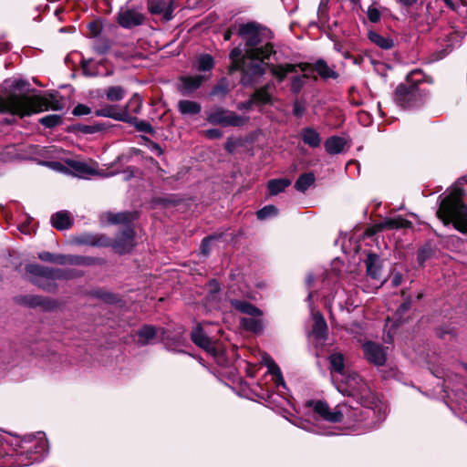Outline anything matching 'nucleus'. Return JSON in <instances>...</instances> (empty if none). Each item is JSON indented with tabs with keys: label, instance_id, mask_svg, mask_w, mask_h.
I'll use <instances>...</instances> for the list:
<instances>
[{
	"label": "nucleus",
	"instance_id": "nucleus-33",
	"mask_svg": "<svg viewBox=\"0 0 467 467\" xmlns=\"http://www.w3.org/2000/svg\"><path fill=\"white\" fill-rule=\"evenodd\" d=\"M291 185V180L287 178L272 179L267 182V190L270 196H275Z\"/></svg>",
	"mask_w": 467,
	"mask_h": 467
},
{
	"label": "nucleus",
	"instance_id": "nucleus-16",
	"mask_svg": "<svg viewBox=\"0 0 467 467\" xmlns=\"http://www.w3.org/2000/svg\"><path fill=\"white\" fill-rule=\"evenodd\" d=\"M145 16L134 9H126L118 13L117 22L124 28H132L144 23Z\"/></svg>",
	"mask_w": 467,
	"mask_h": 467
},
{
	"label": "nucleus",
	"instance_id": "nucleus-59",
	"mask_svg": "<svg viewBox=\"0 0 467 467\" xmlns=\"http://www.w3.org/2000/svg\"><path fill=\"white\" fill-rule=\"evenodd\" d=\"M229 58L231 60H241L244 59V61L248 60V57H245V48L243 49L241 47V45L238 47H234L229 54Z\"/></svg>",
	"mask_w": 467,
	"mask_h": 467
},
{
	"label": "nucleus",
	"instance_id": "nucleus-36",
	"mask_svg": "<svg viewBox=\"0 0 467 467\" xmlns=\"http://www.w3.org/2000/svg\"><path fill=\"white\" fill-rule=\"evenodd\" d=\"M55 281L56 279H46L44 277L35 275H32L30 278V282L34 285L47 293L57 292L58 285Z\"/></svg>",
	"mask_w": 467,
	"mask_h": 467
},
{
	"label": "nucleus",
	"instance_id": "nucleus-1",
	"mask_svg": "<svg viewBox=\"0 0 467 467\" xmlns=\"http://www.w3.org/2000/svg\"><path fill=\"white\" fill-rule=\"evenodd\" d=\"M48 109H63L56 93L49 92L44 96L10 93L5 98L0 97V113L24 118Z\"/></svg>",
	"mask_w": 467,
	"mask_h": 467
},
{
	"label": "nucleus",
	"instance_id": "nucleus-35",
	"mask_svg": "<svg viewBox=\"0 0 467 467\" xmlns=\"http://www.w3.org/2000/svg\"><path fill=\"white\" fill-rule=\"evenodd\" d=\"M316 182L315 174L310 172H304L295 182V189L299 192H306Z\"/></svg>",
	"mask_w": 467,
	"mask_h": 467
},
{
	"label": "nucleus",
	"instance_id": "nucleus-50",
	"mask_svg": "<svg viewBox=\"0 0 467 467\" xmlns=\"http://www.w3.org/2000/svg\"><path fill=\"white\" fill-rule=\"evenodd\" d=\"M223 234H213L205 236L200 245V252L202 255L208 256L212 251V243L215 240L221 239Z\"/></svg>",
	"mask_w": 467,
	"mask_h": 467
},
{
	"label": "nucleus",
	"instance_id": "nucleus-30",
	"mask_svg": "<svg viewBox=\"0 0 467 467\" xmlns=\"http://www.w3.org/2000/svg\"><path fill=\"white\" fill-rule=\"evenodd\" d=\"M138 343L140 346L150 344L157 337V329L151 325H143L138 331Z\"/></svg>",
	"mask_w": 467,
	"mask_h": 467
},
{
	"label": "nucleus",
	"instance_id": "nucleus-41",
	"mask_svg": "<svg viewBox=\"0 0 467 467\" xmlns=\"http://www.w3.org/2000/svg\"><path fill=\"white\" fill-rule=\"evenodd\" d=\"M136 219V213L132 212H122L117 213H111L109 215V222L113 224H126L130 223Z\"/></svg>",
	"mask_w": 467,
	"mask_h": 467
},
{
	"label": "nucleus",
	"instance_id": "nucleus-48",
	"mask_svg": "<svg viewBox=\"0 0 467 467\" xmlns=\"http://www.w3.org/2000/svg\"><path fill=\"white\" fill-rule=\"evenodd\" d=\"M214 67V59L210 54H201L197 60V69L201 72L211 71Z\"/></svg>",
	"mask_w": 467,
	"mask_h": 467
},
{
	"label": "nucleus",
	"instance_id": "nucleus-42",
	"mask_svg": "<svg viewBox=\"0 0 467 467\" xmlns=\"http://www.w3.org/2000/svg\"><path fill=\"white\" fill-rule=\"evenodd\" d=\"M241 325L244 330L259 334L263 331L264 326L261 319L253 318V317H242Z\"/></svg>",
	"mask_w": 467,
	"mask_h": 467
},
{
	"label": "nucleus",
	"instance_id": "nucleus-24",
	"mask_svg": "<svg viewBox=\"0 0 467 467\" xmlns=\"http://www.w3.org/2000/svg\"><path fill=\"white\" fill-rule=\"evenodd\" d=\"M118 108L117 105L108 104L101 109H96L94 114L96 117L110 118L118 121L125 122L128 114L126 111H122V109L118 111Z\"/></svg>",
	"mask_w": 467,
	"mask_h": 467
},
{
	"label": "nucleus",
	"instance_id": "nucleus-13",
	"mask_svg": "<svg viewBox=\"0 0 467 467\" xmlns=\"http://www.w3.org/2000/svg\"><path fill=\"white\" fill-rule=\"evenodd\" d=\"M191 340L199 348L205 350L213 357L218 356L215 342L213 341L203 331L201 324H197L190 335Z\"/></svg>",
	"mask_w": 467,
	"mask_h": 467
},
{
	"label": "nucleus",
	"instance_id": "nucleus-20",
	"mask_svg": "<svg viewBox=\"0 0 467 467\" xmlns=\"http://www.w3.org/2000/svg\"><path fill=\"white\" fill-rule=\"evenodd\" d=\"M206 78L202 75L182 76L180 81L182 86L178 88L183 96H189L201 88Z\"/></svg>",
	"mask_w": 467,
	"mask_h": 467
},
{
	"label": "nucleus",
	"instance_id": "nucleus-37",
	"mask_svg": "<svg viewBox=\"0 0 467 467\" xmlns=\"http://www.w3.org/2000/svg\"><path fill=\"white\" fill-rule=\"evenodd\" d=\"M346 145V140L338 136H332L325 141V149L328 154L340 153Z\"/></svg>",
	"mask_w": 467,
	"mask_h": 467
},
{
	"label": "nucleus",
	"instance_id": "nucleus-53",
	"mask_svg": "<svg viewBox=\"0 0 467 467\" xmlns=\"http://www.w3.org/2000/svg\"><path fill=\"white\" fill-rule=\"evenodd\" d=\"M66 131L70 132V133H74V134H78V133H81V134H94L95 133V131H94V124H92V125H85V124H80V123H77V124H73V125L68 126L66 129Z\"/></svg>",
	"mask_w": 467,
	"mask_h": 467
},
{
	"label": "nucleus",
	"instance_id": "nucleus-3",
	"mask_svg": "<svg viewBox=\"0 0 467 467\" xmlns=\"http://www.w3.org/2000/svg\"><path fill=\"white\" fill-rule=\"evenodd\" d=\"M328 361L330 373L341 375L344 378L342 382L345 383L348 388H337V389L343 395L351 397H354L356 392H358L360 395V405L363 407H369L371 400L368 386L359 374L357 372H349L346 369L344 355L340 352H334L328 356Z\"/></svg>",
	"mask_w": 467,
	"mask_h": 467
},
{
	"label": "nucleus",
	"instance_id": "nucleus-64",
	"mask_svg": "<svg viewBox=\"0 0 467 467\" xmlns=\"http://www.w3.org/2000/svg\"><path fill=\"white\" fill-rule=\"evenodd\" d=\"M209 293L211 296L217 295L221 291V285L216 279L208 282Z\"/></svg>",
	"mask_w": 467,
	"mask_h": 467
},
{
	"label": "nucleus",
	"instance_id": "nucleus-17",
	"mask_svg": "<svg viewBox=\"0 0 467 467\" xmlns=\"http://www.w3.org/2000/svg\"><path fill=\"white\" fill-rule=\"evenodd\" d=\"M75 243L92 247H108L109 236L105 234L83 233L75 238Z\"/></svg>",
	"mask_w": 467,
	"mask_h": 467
},
{
	"label": "nucleus",
	"instance_id": "nucleus-7",
	"mask_svg": "<svg viewBox=\"0 0 467 467\" xmlns=\"http://www.w3.org/2000/svg\"><path fill=\"white\" fill-rule=\"evenodd\" d=\"M14 301L23 306L32 309L39 307L44 312H52L59 308L61 303L54 298L39 295H20L14 297Z\"/></svg>",
	"mask_w": 467,
	"mask_h": 467
},
{
	"label": "nucleus",
	"instance_id": "nucleus-15",
	"mask_svg": "<svg viewBox=\"0 0 467 467\" xmlns=\"http://www.w3.org/2000/svg\"><path fill=\"white\" fill-rule=\"evenodd\" d=\"M275 53L274 45L270 42L252 48H245V57L257 63H266L265 60Z\"/></svg>",
	"mask_w": 467,
	"mask_h": 467
},
{
	"label": "nucleus",
	"instance_id": "nucleus-28",
	"mask_svg": "<svg viewBox=\"0 0 467 467\" xmlns=\"http://www.w3.org/2000/svg\"><path fill=\"white\" fill-rule=\"evenodd\" d=\"M411 227L412 223L400 215L394 218H386L379 225V228H384V230L408 229Z\"/></svg>",
	"mask_w": 467,
	"mask_h": 467
},
{
	"label": "nucleus",
	"instance_id": "nucleus-23",
	"mask_svg": "<svg viewBox=\"0 0 467 467\" xmlns=\"http://www.w3.org/2000/svg\"><path fill=\"white\" fill-rule=\"evenodd\" d=\"M50 223L55 229L64 231L70 229L74 223L67 211H59L51 215Z\"/></svg>",
	"mask_w": 467,
	"mask_h": 467
},
{
	"label": "nucleus",
	"instance_id": "nucleus-54",
	"mask_svg": "<svg viewBox=\"0 0 467 467\" xmlns=\"http://www.w3.org/2000/svg\"><path fill=\"white\" fill-rule=\"evenodd\" d=\"M434 254V250L429 244H425L419 248L417 252V261L420 265H423L424 263L431 259Z\"/></svg>",
	"mask_w": 467,
	"mask_h": 467
},
{
	"label": "nucleus",
	"instance_id": "nucleus-40",
	"mask_svg": "<svg viewBox=\"0 0 467 467\" xmlns=\"http://www.w3.org/2000/svg\"><path fill=\"white\" fill-rule=\"evenodd\" d=\"M67 255L63 254H53L47 251H42L38 253L37 257L39 260L50 264L66 265H67Z\"/></svg>",
	"mask_w": 467,
	"mask_h": 467
},
{
	"label": "nucleus",
	"instance_id": "nucleus-63",
	"mask_svg": "<svg viewBox=\"0 0 467 467\" xmlns=\"http://www.w3.org/2000/svg\"><path fill=\"white\" fill-rule=\"evenodd\" d=\"M446 335L456 337V329L451 327H438L436 329V336L441 339H445Z\"/></svg>",
	"mask_w": 467,
	"mask_h": 467
},
{
	"label": "nucleus",
	"instance_id": "nucleus-18",
	"mask_svg": "<svg viewBox=\"0 0 467 467\" xmlns=\"http://www.w3.org/2000/svg\"><path fill=\"white\" fill-rule=\"evenodd\" d=\"M310 334L318 341H325L327 339V323L323 314L319 311L313 313V325Z\"/></svg>",
	"mask_w": 467,
	"mask_h": 467
},
{
	"label": "nucleus",
	"instance_id": "nucleus-21",
	"mask_svg": "<svg viewBox=\"0 0 467 467\" xmlns=\"http://www.w3.org/2000/svg\"><path fill=\"white\" fill-rule=\"evenodd\" d=\"M364 262L368 276L379 280L381 273V260L379 255L374 252H368L367 258Z\"/></svg>",
	"mask_w": 467,
	"mask_h": 467
},
{
	"label": "nucleus",
	"instance_id": "nucleus-22",
	"mask_svg": "<svg viewBox=\"0 0 467 467\" xmlns=\"http://www.w3.org/2000/svg\"><path fill=\"white\" fill-rule=\"evenodd\" d=\"M273 88L272 83H266L259 88H256L254 93L251 95L253 100L257 106H265L274 104V99L272 94L270 93L271 88Z\"/></svg>",
	"mask_w": 467,
	"mask_h": 467
},
{
	"label": "nucleus",
	"instance_id": "nucleus-38",
	"mask_svg": "<svg viewBox=\"0 0 467 467\" xmlns=\"http://www.w3.org/2000/svg\"><path fill=\"white\" fill-rule=\"evenodd\" d=\"M178 110L182 115H197L201 112L202 107L199 102L182 99L178 102Z\"/></svg>",
	"mask_w": 467,
	"mask_h": 467
},
{
	"label": "nucleus",
	"instance_id": "nucleus-49",
	"mask_svg": "<svg viewBox=\"0 0 467 467\" xmlns=\"http://www.w3.org/2000/svg\"><path fill=\"white\" fill-rule=\"evenodd\" d=\"M126 95L121 86H110L106 89V99L111 102L120 101Z\"/></svg>",
	"mask_w": 467,
	"mask_h": 467
},
{
	"label": "nucleus",
	"instance_id": "nucleus-32",
	"mask_svg": "<svg viewBox=\"0 0 467 467\" xmlns=\"http://www.w3.org/2000/svg\"><path fill=\"white\" fill-rule=\"evenodd\" d=\"M125 123L133 126L137 131L145 132L150 135H155L156 131L154 128L146 120L140 119L135 116L127 115Z\"/></svg>",
	"mask_w": 467,
	"mask_h": 467
},
{
	"label": "nucleus",
	"instance_id": "nucleus-46",
	"mask_svg": "<svg viewBox=\"0 0 467 467\" xmlns=\"http://www.w3.org/2000/svg\"><path fill=\"white\" fill-rule=\"evenodd\" d=\"M67 163L74 171L78 174L93 175L96 173V171L85 162L69 160L67 161Z\"/></svg>",
	"mask_w": 467,
	"mask_h": 467
},
{
	"label": "nucleus",
	"instance_id": "nucleus-58",
	"mask_svg": "<svg viewBox=\"0 0 467 467\" xmlns=\"http://www.w3.org/2000/svg\"><path fill=\"white\" fill-rule=\"evenodd\" d=\"M367 16L369 22L373 24L379 23L381 18L380 11L377 7H375L374 5L368 6Z\"/></svg>",
	"mask_w": 467,
	"mask_h": 467
},
{
	"label": "nucleus",
	"instance_id": "nucleus-60",
	"mask_svg": "<svg viewBox=\"0 0 467 467\" xmlns=\"http://www.w3.org/2000/svg\"><path fill=\"white\" fill-rule=\"evenodd\" d=\"M244 59L241 60H231V64L228 67V74L233 75L234 72L239 71L241 75L243 74L244 65Z\"/></svg>",
	"mask_w": 467,
	"mask_h": 467
},
{
	"label": "nucleus",
	"instance_id": "nucleus-52",
	"mask_svg": "<svg viewBox=\"0 0 467 467\" xmlns=\"http://www.w3.org/2000/svg\"><path fill=\"white\" fill-rule=\"evenodd\" d=\"M279 210L274 204H268L261 208L256 212V217L258 220H266L270 217H275L278 214Z\"/></svg>",
	"mask_w": 467,
	"mask_h": 467
},
{
	"label": "nucleus",
	"instance_id": "nucleus-4",
	"mask_svg": "<svg viewBox=\"0 0 467 467\" xmlns=\"http://www.w3.org/2000/svg\"><path fill=\"white\" fill-rule=\"evenodd\" d=\"M464 193L462 188L453 189L441 201L437 217L444 225L451 223L454 229L467 234V205L462 200Z\"/></svg>",
	"mask_w": 467,
	"mask_h": 467
},
{
	"label": "nucleus",
	"instance_id": "nucleus-9",
	"mask_svg": "<svg viewBox=\"0 0 467 467\" xmlns=\"http://www.w3.org/2000/svg\"><path fill=\"white\" fill-rule=\"evenodd\" d=\"M263 30H266L262 25L255 22L242 24L237 34L244 40L245 48H252L263 43Z\"/></svg>",
	"mask_w": 467,
	"mask_h": 467
},
{
	"label": "nucleus",
	"instance_id": "nucleus-39",
	"mask_svg": "<svg viewBox=\"0 0 467 467\" xmlns=\"http://www.w3.org/2000/svg\"><path fill=\"white\" fill-rule=\"evenodd\" d=\"M412 306V298H406L400 306L397 308V310L394 313V318H395V325L400 326L404 324L408 317H406L407 313L411 308Z\"/></svg>",
	"mask_w": 467,
	"mask_h": 467
},
{
	"label": "nucleus",
	"instance_id": "nucleus-25",
	"mask_svg": "<svg viewBox=\"0 0 467 467\" xmlns=\"http://www.w3.org/2000/svg\"><path fill=\"white\" fill-rule=\"evenodd\" d=\"M267 68H269L270 72L276 78L278 82H283L288 73L296 72V66L294 64L286 63V64H278L274 65L271 63H265Z\"/></svg>",
	"mask_w": 467,
	"mask_h": 467
},
{
	"label": "nucleus",
	"instance_id": "nucleus-31",
	"mask_svg": "<svg viewBox=\"0 0 467 467\" xmlns=\"http://www.w3.org/2000/svg\"><path fill=\"white\" fill-rule=\"evenodd\" d=\"M88 295L91 297L99 299L102 302L109 305H115L120 301V297L118 294L112 293L104 288L93 289L88 293Z\"/></svg>",
	"mask_w": 467,
	"mask_h": 467
},
{
	"label": "nucleus",
	"instance_id": "nucleus-61",
	"mask_svg": "<svg viewBox=\"0 0 467 467\" xmlns=\"http://www.w3.org/2000/svg\"><path fill=\"white\" fill-rule=\"evenodd\" d=\"M264 361H265V365L268 368L269 374L274 375L275 373H279V371L281 370L279 366L275 363V361L270 356H267L266 358H265Z\"/></svg>",
	"mask_w": 467,
	"mask_h": 467
},
{
	"label": "nucleus",
	"instance_id": "nucleus-44",
	"mask_svg": "<svg viewBox=\"0 0 467 467\" xmlns=\"http://www.w3.org/2000/svg\"><path fill=\"white\" fill-rule=\"evenodd\" d=\"M142 108V99L138 93H134L126 105L122 108V111L127 114H140Z\"/></svg>",
	"mask_w": 467,
	"mask_h": 467
},
{
	"label": "nucleus",
	"instance_id": "nucleus-10",
	"mask_svg": "<svg viewBox=\"0 0 467 467\" xmlns=\"http://www.w3.org/2000/svg\"><path fill=\"white\" fill-rule=\"evenodd\" d=\"M265 63L245 60L240 83L244 87H253L259 82L266 72Z\"/></svg>",
	"mask_w": 467,
	"mask_h": 467
},
{
	"label": "nucleus",
	"instance_id": "nucleus-57",
	"mask_svg": "<svg viewBox=\"0 0 467 467\" xmlns=\"http://www.w3.org/2000/svg\"><path fill=\"white\" fill-rule=\"evenodd\" d=\"M305 86V81L303 80V77L295 76L291 79V87L290 90L293 94L297 95L301 92L302 88Z\"/></svg>",
	"mask_w": 467,
	"mask_h": 467
},
{
	"label": "nucleus",
	"instance_id": "nucleus-55",
	"mask_svg": "<svg viewBox=\"0 0 467 467\" xmlns=\"http://www.w3.org/2000/svg\"><path fill=\"white\" fill-rule=\"evenodd\" d=\"M88 30V37H98L103 29L102 22L100 19H95L89 22L87 26Z\"/></svg>",
	"mask_w": 467,
	"mask_h": 467
},
{
	"label": "nucleus",
	"instance_id": "nucleus-26",
	"mask_svg": "<svg viewBox=\"0 0 467 467\" xmlns=\"http://www.w3.org/2000/svg\"><path fill=\"white\" fill-rule=\"evenodd\" d=\"M231 306L237 311L251 317H260L263 315L261 309L252 303L244 300L232 299Z\"/></svg>",
	"mask_w": 467,
	"mask_h": 467
},
{
	"label": "nucleus",
	"instance_id": "nucleus-43",
	"mask_svg": "<svg viewBox=\"0 0 467 467\" xmlns=\"http://www.w3.org/2000/svg\"><path fill=\"white\" fill-rule=\"evenodd\" d=\"M152 202L161 207H175L182 202V199L175 194H166L164 196L154 197Z\"/></svg>",
	"mask_w": 467,
	"mask_h": 467
},
{
	"label": "nucleus",
	"instance_id": "nucleus-8",
	"mask_svg": "<svg viewBox=\"0 0 467 467\" xmlns=\"http://www.w3.org/2000/svg\"><path fill=\"white\" fill-rule=\"evenodd\" d=\"M109 243L108 247H111L116 254L119 255L130 254L136 246L135 231L131 225L125 226L115 239L109 237Z\"/></svg>",
	"mask_w": 467,
	"mask_h": 467
},
{
	"label": "nucleus",
	"instance_id": "nucleus-11",
	"mask_svg": "<svg viewBox=\"0 0 467 467\" xmlns=\"http://www.w3.org/2000/svg\"><path fill=\"white\" fill-rule=\"evenodd\" d=\"M362 350L366 360L375 366L382 367L387 362L388 348L368 340L362 345Z\"/></svg>",
	"mask_w": 467,
	"mask_h": 467
},
{
	"label": "nucleus",
	"instance_id": "nucleus-56",
	"mask_svg": "<svg viewBox=\"0 0 467 467\" xmlns=\"http://www.w3.org/2000/svg\"><path fill=\"white\" fill-rule=\"evenodd\" d=\"M306 110V100L305 99H296L293 103V115L296 119H301Z\"/></svg>",
	"mask_w": 467,
	"mask_h": 467
},
{
	"label": "nucleus",
	"instance_id": "nucleus-5",
	"mask_svg": "<svg viewBox=\"0 0 467 467\" xmlns=\"http://www.w3.org/2000/svg\"><path fill=\"white\" fill-rule=\"evenodd\" d=\"M26 272L31 275L41 276L46 279L74 280L84 276L85 272L77 268H55L38 264H28Z\"/></svg>",
	"mask_w": 467,
	"mask_h": 467
},
{
	"label": "nucleus",
	"instance_id": "nucleus-29",
	"mask_svg": "<svg viewBox=\"0 0 467 467\" xmlns=\"http://www.w3.org/2000/svg\"><path fill=\"white\" fill-rule=\"evenodd\" d=\"M300 137L303 142L310 148H318L321 144L320 134L314 128L306 127L302 129Z\"/></svg>",
	"mask_w": 467,
	"mask_h": 467
},
{
	"label": "nucleus",
	"instance_id": "nucleus-14",
	"mask_svg": "<svg viewBox=\"0 0 467 467\" xmlns=\"http://www.w3.org/2000/svg\"><path fill=\"white\" fill-rule=\"evenodd\" d=\"M147 7L151 15H161L164 21H170L173 17V0H148Z\"/></svg>",
	"mask_w": 467,
	"mask_h": 467
},
{
	"label": "nucleus",
	"instance_id": "nucleus-45",
	"mask_svg": "<svg viewBox=\"0 0 467 467\" xmlns=\"http://www.w3.org/2000/svg\"><path fill=\"white\" fill-rule=\"evenodd\" d=\"M230 91V82L226 77L221 78L212 88L210 95L224 98Z\"/></svg>",
	"mask_w": 467,
	"mask_h": 467
},
{
	"label": "nucleus",
	"instance_id": "nucleus-62",
	"mask_svg": "<svg viewBox=\"0 0 467 467\" xmlns=\"http://www.w3.org/2000/svg\"><path fill=\"white\" fill-rule=\"evenodd\" d=\"M91 113V109L85 105V104H78L76 107H74L72 110V114L76 117L83 116V115H88Z\"/></svg>",
	"mask_w": 467,
	"mask_h": 467
},
{
	"label": "nucleus",
	"instance_id": "nucleus-6",
	"mask_svg": "<svg viewBox=\"0 0 467 467\" xmlns=\"http://www.w3.org/2000/svg\"><path fill=\"white\" fill-rule=\"evenodd\" d=\"M248 119V118L240 116L223 107H216L206 117V120L210 124L223 127H243L247 123Z\"/></svg>",
	"mask_w": 467,
	"mask_h": 467
},
{
	"label": "nucleus",
	"instance_id": "nucleus-19",
	"mask_svg": "<svg viewBox=\"0 0 467 467\" xmlns=\"http://www.w3.org/2000/svg\"><path fill=\"white\" fill-rule=\"evenodd\" d=\"M107 264V260L102 257L67 254V265L75 266H103Z\"/></svg>",
	"mask_w": 467,
	"mask_h": 467
},
{
	"label": "nucleus",
	"instance_id": "nucleus-47",
	"mask_svg": "<svg viewBox=\"0 0 467 467\" xmlns=\"http://www.w3.org/2000/svg\"><path fill=\"white\" fill-rule=\"evenodd\" d=\"M112 43V40L108 37H99L93 44V50L98 55H106L110 50Z\"/></svg>",
	"mask_w": 467,
	"mask_h": 467
},
{
	"label": "nucleus",
	"instance_id": "nucleus-2",
	"mask_svg": "<svg viewBox=\"0 0 467 467\" xmlns=\"http://www.w3.org/2000/svg\"><path fill=\"white\" fill-rule=\"evenodd\" d=\"M425 83L431 84L432 78L422 69L416 68L410 71L404 82L396 87L393 92L394 102L405 110L422 108L430 98V90L422 87Z\"/></svg>",
	"mask_w": 467,
	"mask_h": 467
},
{
	"label": "nucleus",
	"instance_id": "nucleus-51",
	"mask_svg": "<svg viewBox=\"0 0 467 467\" xmlns=\"http://www.w3.org/2000/svg\"><path fill=\"white\" fill-rule=\"evenodd\" d=\"M38 122L47 129H54L63 122L62 116L57 114H50L44 116L38 119Z\"/></svg>",
	"mask_w": 467,
	"mask_h": 467
},
{
	"label": "nucleus",
	"instance_id": "nucleus-12",
	"mask_svg": "<svg viewBox=\"0 0 467 467\" xmlns=\"http://www.w3.org/2000/svg\"><path fill=\"white\" fill-rule=\"evenodd\" d=\"M306 405L311 407L316 414L327 421L339 423L344 419L343 413L338 410H331L327 401L309 400Z\"/></svg>",
	"mask_w": 467,
	"mask_h": 467
},
{
	"label": "nucleus",
	"instance_id": "nucleus-34",
	"mask_svg": "<svg viewBox=\"0 0 467 467\" xmlns=\"http://www.w3.org/2000/svg\"><path fill=\"white\" fill-rule=\"evenodd\" d=\"M368 38L370 42L384 50H389L394 47V41L392 38L383 36L373 30L368 31Z\"/></svg>",
	"mask_w": 467,
	"mask_h": 467
},
{
	"label": "nucleus",
	"instance_id": "nucleus-27",
	"mask_svg": "<svg viewBox=\"0 0 467 467\" xmlns=\"http://www.w3.org/2000/svg\"><path fill=\"white\" fill-rule=\"evenodd\" d=\"M314 71L325 80L328 78L337 79L339 77V74L331 68L323 58H319L314 63Z\"/></svg>",
	"mask_w": 467,
	"mask_h": 467
}]
</instances>
